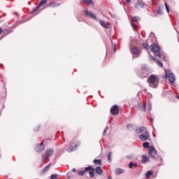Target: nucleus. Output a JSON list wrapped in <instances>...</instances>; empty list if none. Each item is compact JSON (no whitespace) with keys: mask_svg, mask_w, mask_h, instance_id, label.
I'll return each mask as SVG.
<instances>
[{"mask_svg":"<svg viewBox=\"0 0 179 179\" xmlns=\"http://www.w3.org/2000/svg\"><path fill=\"white\" fill-rule=\"evenodd\" d=\"M152 176H153V171H148L145 173V178H150Z\"/></svg>","mask_w":179,"mask_h":179,"instance_id":"obj_25","label":"nucleus"},{"mask_svg":"<svg viewBox=\"0 0 179 179\" xmlns=\"http://www.w3.org/2000/svg\"><path fill=\"white\" fill-rule=\"evenodd\" d=\"M44 144L42 143H41L40 144H37L35 147V150L36 152H37L38 153H40V152H43V150H44Z\"/></svg>","mask_w":179,"mask_h":179,"instance_id":"obj_15","label":"nucleus"},{"mask_svg":"<svg viewBox=\"0 0 179 179\" xmlns=\"http://www.w3.org/2000/svg\"><path fill=\"white\" fill-rule=\"evenodd\" d=\"M83 2L85 5H87V6H93V5H94L93 1H84Z\"/></svg>","mask_w":179,"mask_h":179,"instance_id":"obj_26","label":"nucleus"},{"mask_svg":"<svg viewBox=\"0 0 179 179\" xmlns=\"http://www.w3.org/2000/svg\"><path fill=\"white\" fill-rule=\"evenodd\" d=\"M15 13V15H17V13Z\"/></svg>","mask_w":179,"mask_h":179,"instance_id":"obj_53","label":"nucleus"},{"mask_svg":"<svg viewBox=\"0 0 179 179\" xmlns=\"http://www.w3.org/2000/svg\"><path fill=\"white\" fill-rule=\"evenodd\" d=\"M127 128L129 130V131H134V129H136V125L132 124V123H130V124H128L127 125Z\"/></svg>","mask_w":179,"mask_h":179,"instance_id":"obj_20","label":"nucleus"},{"mask_svg":"<svg viewBox=\"0 0 179 179\" xmlns=\"http://www.w3.org/2000/svg\"><path fill=\"white\" fill-rule=\"evenodd\" d=\"M131 24L133 29H134V30H136V25H135V23L131 22Z\"/></svg>","mask_w":179,"mask_h":179,"instance_id":"obj_38","label":"nucleus"},{"mask_svg":"<svg viewBox=\"0 0 179 179\" xmlns=\"http://www.w3.org/2000/svg\"><path fill=\"white\" fill-rule=\"evenodd\" d=\"M80 145V142H78L77 144H76L74 146L73 145H70L67 148V152H74V150H76L78 149V146Z\"/></svg>","mask_w":179,"mask_h":179,"instance_id":"obj_17","label":"nucleus"},{"mask_svg":"<svg viewBox=\"0 0 179 179\" xmlns=\"http://www.w3.org/2000/svg\"><path fill=\"white\" fill-rule=\"evenodd\" d=\"M118 113H120L118 106L114 105L110 108V114H112V115H118Z\"/></svg>","mask_w":179,"mask_h":179,"instance_id":"obj_10","label":"nucleus"},{"mask_svg":"<svg viewBox=\"0 0 179 179\" xmlns=\"http://www.w3.org/2000/svg\"><path fill=\"white\" fill-rule=\"evenodd\" d=\"M157 64H158V65L159 66H161V67H163V63L162 62H160V61H157Z\"/></svg>","mask_w":179,"mask_h":179,"instance_id":"obj_40","label":"nucleus"},{"mask_svg":"<svg viewBox=\"0 0 179 179\" xmlns=\"http://www.w3.org/2000/svg\"><path fill=\"white\" fill-rule=\"evenodd\" d=\"M164 79H169L171 85H173L176 82V76L170 70L165 69V76Z\"/></svg>","mask_w":179,"mask_h":179,"instance_id":"obj_5","label":"nucleus"},{"mask_svg":"<svg viewBox=\"0 0 179 179\" xmlns=\"http://www.w3.org/2000/svg\"><path fill=\"white\" fill-rule=\"evenodd\" d=\"M47 2V1H41L39 4L36 8H33L32 11L31 12V15H33L34 16H36V15H38V13H40V12L43 10H40V8H41V6H43V5H45Z\"/></svg>","mask_w":179,"mask_h":179,"instance_id":"obj_6","label":"nucleus"},{"mask_svg":"<svg viewBox=\"0 0 179 179\" xmlns=\"http://www.w3.org/2000/svg\"><path fill=\"white\" fill-rule=\"evenodd\" d=\"M137 107L140 111L146 112V102H144L143 104L141 103H138Z\"/></svg>","mask_w":179,"mask_h":179,"instance_id":"obj_16","label":"nucleus"},{"mask_svg":"<svg viewBox=\"0 0 179 179\" xmlns=\"http://www.w3.org/2000/svg\"><path fill=\"white\" fill-rule=\"evenodd\" d=\"M126 157H127V159H129V157H128V156H127Z\"/></svg>","mask_w":179,"mask_h":179,"instance_id":"obj_51","label":"nucleus"},{"mask_svg":"<svg viewBox=\"0 0 179 179\" xmlns=\"http://www.w3.org/2000/svg\"><path fill=\"white\" fill-rule=\"evenodd\" d=\"M150 49L154 53L155 57H158V58H163V59H164V56L162 55V53H160L161 48L158 44L152 43L150 45Z\"/></svg>","mask_w":179,"mask_h":179,"instance_id":"obj_2","label":"nucleus"},{"mask_svg":"<svg viewBox=\"0 0 179 179\" xmlns=\"http://www.w3.org/2000/svg\"><path fill=\"white\" fill-rule=\"evenodd\" d=\"M134 167H138V164L135 163L134 164Z\"/></svg>","mask_w":179,"mask_h":179,"instance_id":"obj_46","label":"nucleus"},{"mask_svg":"<svg viewBox=\"0 0 179 179\" xmlns=\"http://www.w3.org/2000/svg\"><path fill=\"white\" fill-rule=\"evenodd\" d=\"M95 169L89 166L85 169V171H94Z\"/></svg>","mask_w":179,"mask_h":179,"instance_id":"obj_28","label":"nucleus"},{"mask_svg":"<svg viewBox=\"0 0 179 179\" xmlns=\"http://www.w3.org/2000/svg\"><path fill=\"white\" fill-rule=\"evenodd\" d=\"M83 1H92V0H83Z\"/></svg>","mask_w":179,"mask_h":179,"instance_id":"obj_52","label":"nucleus"},{"mask_svg":"<svg viewBox=\"0 0 179 179\" xmlns=\"http://www.w3.org/2000/svg\"><path fill=\"white\" fill-rule=\"evenodd\" d=\"M135 8L136 9H142V8H145V5L141 1H138L135 4Z\"/></svg>","mask_w":179,"mask_h":179,"instance_id":"obj_18","label":"nucleus"},{"mask_svg":"<svg viewBox=\"0 0 179 179\" xmlns=\"http://www.w3.org/2000/svg\"><path fill=\"white\" fill-rule=\"evenodd\" d=\"M84 15L87 17H91V19H94V20H97V17H96V15L93 14L91 11L89 10H84Z\"/></svg>","mask_w":179,"mask_h":179,"instance_id":"obj_11","label":"nucleus"},{"mask_svg":"<svg viewBox=\"0 0 179 179\" xmlns=\"http://www.w3.org/2000/svg\"><path fill=\"white\" fill-rule=\"evenodd\" d=\"M38 129H40V126H38V127H35V128L34 129V132H37V131H38Z\"/></svg>","mask_w":179,"mask_h":179,"instance_id":"obj_41","label":"nucleus"},{"mask_svg":"<svg viewBox=\"0 0 179 179\" xmlns=\"http://www.w3.org/2000/svg\"><path fill=\"white\" fill-rule=\"evenodd\" d=\"M94 171H96V174H99V176L103 174V169H101V166H96Z\"/></svg>","mask_w":179,"mask_h":179,"instance_id":"obj_22","label":"nucleus"},{"mask_svg":"<svg viewBox=\"0 0 179 179\" xmlns=\"http://www.w3.org/2000/svg\"><path fill=\"white\" fill-rule=\"evenodd\" d=\"M106 132H107V129H105L103 132V135H106Z\"/></svg>","mask_w":179,"mask_h":179,"instance_id":"obj_45","label":"nucleus"},{"mask_svg":"<svg viewBox=\"0 0 179 179\" xmlns=\"http://www.w3.org/2000/svg\"><path fill=\"white\" fill-rule=\"evenodd\" d=\"M93 171H89L90 178H93V177H94V173H93Z\"/></svg>","mask_w":179,"mask_h":179,"instance_id":"obj_35","label":"nucleus"},{"mask_svg":"<svg viewBox=\"0 0 179 179\" xmlns=\"http://www.w3.org/2000/svg\"><path fill=\"white\" fill-rule=\"evenodd\" d=\"M142 45L143 48H145V50H149V45H148V43L143 42Z\"/></svg>","mask_w":179,"mask_h":179,"instance_id":"obj_31","label":"nucleus"},{"mask_svg":"<svg viewBox=\"0 0 179 179\" xmlns=\"http://www.w3.org/2000/svg\"><path fill=\"white\" fill-rule=\"evenodd\" d=\"M127 3L129 4L131 1H127Z\"/></svg>","mask_w":179,"mask_h":179,"instance_id":"obj_48","label":"nucleus"},{"mask_svg":"<svg viewBox=\"0 0 179 179\" xmlns=\"http://www.w3.org/2000/svg\"><path fill=\"white\" fill-rule=\"evenodd\" d=\"M148 82L150 83V87H152V89H156V87H157V83H159V78H157V76L152 74L148 78Z\"/></svg>","mask_w":179,"mask_h":179,"instance_id":"obj_3","label":"nucleus"},{"mask_svg":"<svg viewBox=\"0 0 179 179\" xmlns=\"http://www.w3.org/2000/svg\"><path fill=\"white\" fill-rule=\"evenodd\" d=\"M134 167V162H131L129 164V169H132Z\"/></svg>","mask_w":179,"mask_h":179,"instance_id":"obj_37","label":"nucleus"},{"mask_svg":"<svg viewBox=\"0 0 179 179\" xmlns=\"http://www.w3.org/2000/svg\"><path fill=\"white\" fill-rule=\"evenodd\" d=\"M164 9V5L160 4L158 6V10L157 11V14L155 15V16H162L164 13L163 12V10Z\"/></svg>","mask_w":179,"mask_h":179,"instance_id":"obj_13","label":"nucleus"},{"mask_svg":"<svg viewBox=\"0 0 179 179\" xmlns=\"http://www.w3.org/2000/svg\"><path fill=\"white\" fill-rule=\"evenodd\" d=\"M100 24L103 29H108V22H106V20H101Z\"/></svg>","mask_w":179,"mask_h":179,"instance_id":"obj_21","label":"nucleus"},{"mask_svg":"<svg viewBox=\"0 0 179 179\" xmlns=\"http://www.w3.org/2000/svg\"><path fill=\"white\" fill-rule=\"evenodd\" d=\"M41 1H47V0H41Z\"/></svg>","mask_w":179,"mask_h":179,"instance_id":"obj_54","label":"nucleus"},{"mask_svg":"<svg viewBox=\"0 0 179 179\" xmlns=\"http://www.w3.org/2000/svg\"><path fill=\"white\" fill-rule=\"evenodd\" d=\"M143 149H148V155H150L152 159H156L157 152H156V150H155V147H153V145L150 146V143L149 142H144L143 143Z\"/></svg>","mask_w":179,"mask_h":179,"instance_id":"obj_1","label":"nucleus"},{"mask_svg":"<svg viewBox=\"0 0 179 179\" xmlns=\"http://www.w3.org/2000/svg\"><path fill=\"white\" fill-rule=\"evenodd\" d=\"M84 15L87 17H91V19H94V20H97V17H96V15L93 14L91 11L89 10H84Z\"/></svg>","mask_w":179,"mask_h":179,"instance_id":"obj_12","label":"nucleus"},{"mask_svg":"<svg viewBox=\"0 0 179 179\" xmlns=\"http://www.w3.org/2000/svg\"><path fill=\"white\" fill-rule=\"evenodd\" d=\"M2 33V28H0V34Z\"/></svg>","mask_w":179,"mask_h":179,"instance_id":"obj_47","label":"nucleus"},{"mask_svg":"<svg viewBox=\"0 0 179 179\" xmlns=\"http://www.w3.org/2000/svg\"><path fill=\"white\" fill-rule=\"evenodd\" d=\"M131 52L133 55V58H139V54H140L139 48L136 47H133L131 50Z\"/></svg>","mask_w":179,"mask_h":179,"instance_id":"obj_9","label":"nucleus"},{"mask_svg":"<svg viewBox=\"0 0 179 179\" xmlns=\"http://www.w3.org/2000/svg\"><path fill=\"white\" fill-rule=\"evenodd\" d=\"M148 111L150 113V111H152V102L150 101H148Z\"/></svg>","mask_w":179,"mask_h":179,"instance_id":"obj_29","label":"nucleus"},{"mask_svg":"<svg viewBox=\"0 0 179 179\" xmlns=\"http://www.w3.org/2000/svg\"><path fill=\"white\" fill-rule=\"evenodd\" d=\"M138 138L142 142H145V141H148L149 138H150V134H149V131H147L139 135Z\"/></svg>","mask_w":179,"mask_h":179,"instance_id":"obj_8","label":"nucleus"},{"mask_svg":"<svg viewBox=\"0 0 179 179\" xmlns=\"http://www.w3.org/2000/svg\"><path fill=\"white\" fill-rule=\"evenodd\" d=\"M149 162H150V159L148 157H147L146 155L142 156V159H141L142 163H149Z\"/></svg>","mask_w":179,"mask_h":179,"instance_id":"obj_23","label":"nucleus"},{"mask_svg":"<svg viewBox=\"0 0 179 179\" xmlns=\"http://www.w3.org/2000/svg\"><path fill=\"white\" fill-rule=\"evenodd\" d=\"M50 179H57V175H52Z\"/></svg>","mask_w":179,"mask_h":179,"instance_id":"obj_43","label":"nucleus"},{"mask_svg":"<svg viewBox=\"0 0 179 179\" xmlns=\"http://www.w3.org/2000/svg\"><path fill=\"white\" fill-rule=\"evenodd\" d=\"M148 75H149V69L146 67V65L143 64V66H141V69L139 71L138 76L141 79H145V78H147Z\"/></svg>","mask_w":179,"mask_h":179,"instance_id":"obj_4","label":"nucleus"},{"mask_svg":"<svg viewBox=\"0 0 179 179\" xmlns=\"http://www.w3.org/2000/svg\"><path fill=\"white\" fill-rule=\"evenodd\" d=\"M124 173H125V171L122 169H116L115 170V176H120V174H124Z\"/></svg>","mask_w":179,"mask_h":179,"instance_id":"obj_19","label":"nucleus"},{"mask_svg":"<svg viewBox=\"0 0 179 179\" xmlns=\"http://www.w3.org/2000/svg\"><path fill=\"white\" fill-rule=\"evenodd\" d=\"M150 121H151V127L153 129H155V126H153V118H150Z\"/></svg>","mask_w":179,"mask_h":179,"instance_id":"obj_39","label":"nucleus"},{"mask_svg":"<svg viewBox=\"0 0 179 179\" xmlns=\"http://www.w3.org/2000/svg\"><path fill=\"white\" fill-rule=\"evenodd\" d=\"M85 171H80L78 172V176H85Z\"/></svg>","mask_w":179,"mask_h":179,"instance_id":"obj_36","label":"nucleus"},{"mask_svg":"<svg viewBox=\"0 0 179 179\" xmlns=\"http://www.w3.org/2000/svg\"><path fill=\"white\" fill-rule=\"evenodd\" d=\"M164 6L167 13H170V6L169 5V3L164 2Z\"/></svg>","mask_w":179,"mask_h":179,"instance_id":"obj_27","label":"nucleus"},{"mask_svg":"<svg viewBox=\"0 0 179 179\" xmlns=\"http://www.w3.org/2000/svg\"><path fill=\"white\" fill-rule=\"evenodd\" d=\"M50 166H51V164H49L48 165H47V166L44 168V169L43 170V173H45V172L48 171V169H50Z\"/></svg>","mask_w":179,"mask_h":179,"instance_id":"obj_32","label":"nucleus"},{"mask_svg":"<svg viewBox=\"0 0 179 179\" xmlns=\"http://www.w3.org/2000/svg\"><path fill=\"white\" fill-rule=\"evenodd\" d=\"M48 6H50L51 8H57L59 6V3L52 1L48 4Z\"/></svg>","mask_w":179,"mask_h":179,"instance_id":"obj_24","label":"nucleus"},{"mask_svg":"<svg viewBox=\"0 0 179 179\" xmlns=\"http://www.w3.org/2000/svg\"><path fill=\"white\" fill-rule=\"evenodd\" d=\"M108 179H113V178H111V176H110V177L108 178Z\"/></svg>","mask_w":179,"mask_h":179,"instance_id":"obj_50","label":"nucleus"},{"mask_svg":"<svg viewBox=\"0 0 179 179\" xmlns=\"http://www.w3.org/2000/svg\"><path fill=\"white\" fill-rule=\"evenodd\" d=\"M113 48H114L113 49L114 52H116L117 48H115V44H114Z\"/></svg>","mask_w":179,"mask_h":179,"instance_id":"obj_44","label":"nucleus"},{"mask_svg":"<svg viewBox=\"0 0 179 179\" xmlns=\"http://www.w3.org/2000/svg\"><path fill=\"white\" fill-rule=\"evenodd\" d=\"M94 164H99V166H101V159H94L93 161Z\"/></svg>","mask_w":179,"mask_h":179,"instance_id":"obj_30","label":"nucleus"},{"mask_svg":"<svg viewBox=\"0 0 179 179\" xmlns=\"http://www.w3.org/2000/svg\"><path fill=\"white\" fill-rule=\"evenodd\" d=\"M138 20H139V17H136V16H134V17H132V18H131V21H132V22H138Z\"/></svg>","mask_w":179,"mask_h":179,"instance_id":"obj_34","label":"nucleus"},{"mask_svg":"<svg viewBox=\"0 0 179 179\" xmlns=\"http://www.w3.org/2000/svg\"><path fill=\"white\" fill-rule=\"evenodd\" d=\"M54 155V150L52 148H48L46 150L45 154L42 155V162H44L45 159H48V157H51Z\"/></svg>","mask_w":179,"mask_h":179,"instance_id":"obj_7","label":"nucleus"},{"mask_svg":"<svg viewBox=\"0 0 179 179\" xmlns=\"http://www.w3.org/2000/svg\"><path fill=\"white\" fill-rule=\"evenodd\" d=\"M150 60L152 59L153 61H156V58H155L153 56H152V55H150Z\"/></svg>","mask_w":179,"mask_h":179,"instance_id":"obj_42","label":"nucleus"},{"mask_svg":"<svg viewBox=\"0 0 179 179\" xmlns=\"http://www.w3.org/2000/svg\"><path fill=\"white\" fill-rule=\"evenodd\" d=\"M112 45H114V43H113V41L111 40Z\"/></svg>","mask_w":179,"mask_h":179,"instance_id":"obj_49","label":"nucleus"},{"mask_svg":"<svg viewBox=\"0 0 179 179\" xmlns=\"http://www.w3.org/2000/svg\"><path fill=\"white\" fill-rule=\"evenodd\" d=\"M111 156H113V152H110L108 154V160L109 162H111V161L113 160L111 159Z\"/></svg>","mask_w":179,"mask_h":179,"instance_id":"obj_33","label":"nucleus"},{"mask_svg":"<svg viewBox=\"0 0 179 179\" xmlns=\"http://www.w3.org/2000/svg\"><path fill=\"white\" fill-rule=\"evenodd\" d=\"M146 131H148V130L146 129V127H138L136 128L135 129V132L136 134H142V133H145Z\"/></svg>","mask_w":179,"mask_h":179,"instance_id":"obj_14","label":"nucleus"}]
</instances>
